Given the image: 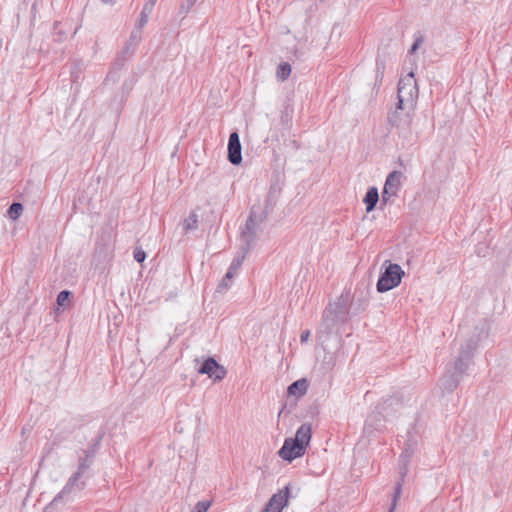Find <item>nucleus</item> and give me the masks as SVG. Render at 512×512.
<instances>
[{"label": "nucleus", "mask_w": 512, "mask_h": 512, "mask_svg": "<svg viewBox=\"0 0 512 512\" xmlns=\"http://www.w3.org/2000/svg\"><path fill=\"white\" fill-rule=\"evenodd\" d=\"M148 19H149L148 15L140 12V17H139L137 23L135 24L136 28H139L142 30V28L147 24Z\"/></svg>", "instance_id": "obj_31"}, {"label": "nucleus", "mask_w": 512, "mask_h": 512, "mask_svg": "<svg viewBox=\"0 0 512 512\" xmlns=\"http://www.w3.org/2000/svg\"><path fill=\"white\" fill-rule=\"evenodd\" d=\"M153 9H154L153 5L145 2L144 5H143V8L141 10V13L150 16V14L152 13Z\"/></svg>", "instance_id": "obj_32"}, {"label": "nucleus", "mask_w": 512, "mask_h": 512, "mask_svg": "<svg viewBox=\"0 0 512 512\" xmlns=\"http://www.w3.org/2000/svg\"><path fill=\"white\" fill-rule=\"evenodd\" d=\"M231 282H232V280L226 279V275H225L217 287V292H219V293L226 292L230 288Z\"/></svg>", "instance_id": "obj_29"}, {"label": "nucleus", "mask_w": 512, "mask_h": 512, "mask_svg": "<svg viewBox=\"0 0 512 512\" xmlns=\"http://www.w3.org/2000/svg\"><path fill=\"white\" fill-rule=\"evenodd\" d=\"M349 295L341 294L333 304H329L322 315L319 333L330 334L339 325L347 321L349 313Z\"/></svg>", "instance_id": "obj_1"}, {"label": "nucleus", "mask_w": 512, "mask_h": 512, "mask_svg": "<svg viewBox=\"0 0 512 512\" xmlns=\"http://www.w3.org/2000/svg\"><path fill=\"white\" fill-rule=\"evenodd\" d=\"M305 448L301 444L295 442L292 438H287L284 441L283 446L279 450V456L286 461H293L294 459L301 457L305 453Z\"/></svg>", "instance_id": "obj_11"}, {"label": "nucleus", "mask_w": 512, "mask_h": 512, "mask_svg": "<svg viewBox=\"0 0 512 512\" xmlns=\"http://www.w3.org/2000/svg\"><path fill=\"white\" fill-rule=\"evenodd\" d=\"M94 452L84 451V456L79 457L78 468L74 473H79L80 476H84L86 471L90 468L93 462Z\"/></svg>", "instance_id": "obj_19"}, {"label": "nucleus", "mask_w": 512, "mask_h": 512, "mask_svg": "<svg viewBox=\"0 0 512 512\" xmlns=\"http://www.w3.org/2000/svg\"><path fill=\"white\" fill-rule=\"evenodd\" d=\"M248 251H243L240 249V252L234 257L232 260L227 272H226V279L232 280L238 273L239 269L241 268L243 261L247 255Z\"/></svg>", "instance_id": "obj_17"}, {"label": "nucleus", "mask_w": 512, "mask_h": 512, "mask_svg": "<svg viewBox=\"0 0 512 512\" xmlns=\"http://www.w3.org/2000/svg\"><path fill=\"white\" fill-rule=\"evenodd\" d=\"M145 2H147V3H149V4L153 5V6H155V4H156L157 0H146Z\"/></svg>", "instance_id": "obj_36"}, {"label": "nucleus", "mask_w": 512, "mask_h": 512, "mask_svg": "<svg viewBox=\"0 0 512 512\" xmlns=\"http://www.w3.org/2000/svg\"><path fill=\"white\" fill-rule=\"evenodd\" d=\"M86 487V481L79 473H73L67 480L62 490L53 498L51 505L67 503L74 500L76 495Z\"/></svg>", "instance_id": "obj_4"}, {"label": "nucleus", "mask_w": 512, "mask_h": 512, "mask_svg": "<svg viewBox=\"0 0 512 512\" xmlns=\"http://www.w3.org/2000/svg\"><path fill=\"white\" fill-rule=\"evenodd\" d=\"M489 323L487 320H481L474 328L469 339L466 340L465 346H462L461 352H473L477 349H484L489 342Z\"/></svg>", "instance_id": "obj_6"}, {"label": "nucleus", "mask_w": 512, "mask_h": 512, "mask_svg": "<svg viewBox=\"0 0 512 512\" xmlns=\"http://www.w3.org/2000/svg\"><path fill=\"white\" fill-rule=\"evenodd\" d=\"M292 439L306 449L311 439V425L308 423L302 424L296 431L295 437Z\"/></svg>", "instance_id": "obj_18"}, {"label": "nucleus", "mask_w": 512, "mask_h": 512, "mask_svg": "<svg viewBox=\"0 0 512 512\" xmlns=\"http://www.w3.org/2000/svg\"><path fill=\"white\" fill-rule=\"evenodd\" d=\"M276 74L281 81H285L291 74L290 64L287 62L281 63L277 68Z\"/></svg>", "instance_id": "obj_23"}, {"label": "nucleus", "mask_w": 512, "mask_h": 512, "mask_svg": "<svg viewBox=\"0 0 512 512\" xmlns=\"http://www.w3.org/2000/svg\"><path fill=\"white\" fill-rule=\"evenodd\" d=\"M379 201L378 189L376 187H370L363 199V202L366 204V211L371 212L376 207L377 202Z\"/></svg>", "instance_id": "obj_20"}, {"label": "nucleus", "mask_w": 512, "mask_h": 512, "mask_svg": "<svg viewBox=\"0 0 512 512\" xmlns=\"http://www.w3.org/2000/svg\"><path fill=\"white\" fill-rule=\"evenodd\" d=\"M141 33H142V30L139 29V28H136V26H135L134 29L131 32L128 45H132L133 44L134 46H136L140 42V40H141ZM128 47L129 46H127V48Z\"/></svg>", "instance_id": "obj_25"}, {"label": "nucleus", "mask_w": 512, "mask_h": 512, "mask_svg": "<svg viewBox=\"0 0 512 512\" xmlns=\"http://www.w3.org/2000/svg\"><path fill=\"white\" fill-rule=\"evenodd\" d=\"M471 364V354L459 356L453 363L447 365L446 369H451L460 379Z\"/></svg>", "instance_id": "obj_15"}, {"label": "nucleus", "mask_w": 512, "mask_h": 512, "mask_svg": "<svg viewBox=\"0 0 512 512\" xmlns=\"http://www.w3.org/2000/svg\"><path fill=\"white\" fill-rule=\"evenodd\" d=\"M404 276V271L400 265L389 263L384 272L380 274L376 284L379 293L387 292L397 287Z\"/></svg>", "instance_id": "obj_5"}, {"label": "nucleus", "mask_w": 512, "mask_h": 512, "mask_svg": "<svg viewBox=\"0 0 512 512\" xmlns=\"http://www.w3.org/2000/svg\"><path fill=\"white\" fill-rule=\"evenodd\" d=\"M414 450H415V447H414L413 444H406L403 452L401 453V455L399 457V473L401 475V479L395 485V492H394V495H393V498H392V504H391V507H390L388 512H394L395 511L398 499H399V497L401 495L402 484H403V481H404V477L408 473V464L410 462L411 456L414 453Z\"/></svg>", "instance_id": "obj_7"}, {"label": "nucleus", "mask_w": 512, "mask_h": 512, "mask_svg": "<svg viewBox=\"0 0 512 512\" xmlns=\"http://www.w3.org/2000/svg\"><path fill=\"white\" fill-rule=\"evenodd\" d=\"M376 65H377V77L379 75L382 77L383 76V70H384V63L377 61Z\"/></svg>", "instance_id": "obj_33"}, {"label": "nucleus", "mask_w": 512, "mask_h": 512, "mask_svg": "<svg viewBox=\"0 0 512 512\" xmlns=\"http://www.w3.org/2000/svg\"><path fill=\"white\" fill-rule=\"evenodd\" d=\"M414 112H409L407 110L397 109L388 113V121L389 123L396 127L401 131L409 130L412 120H413Z\"/></svg>", "instance_id": "obj_10"}, {"label": "nucleus", "mask_w": 512, "mask_h": 512, "mask_svg": "<svg viewBox=\"0 0 512 512\" xmlns=\"http://www.w3.org/2000/svg\"><path fill=\"white\" fill-rule=\"evenodd\" d=\"M103 2H105V3H111V2H112V0H103Z\"/></svg>", "instance_id": "obj_37"}, {"label": "nucleus", "mask_w": 512, "mask_h": 512, "mask_svg": "<svg viewBox=\"0 0 512 512\" xmlns=\"http://www.w3.org/2000/svg\"><path fill=\"white\" fill-rule=\"evenodd\" d=\"M418 84L412 72L400 78L397 90V109L414 112L418 99Z\"/></svg>", "instance_id": "obj_2"}, {"label": "nucleus", "mask_w": 512, "mask_h": 512, "mask_svg": "<svg viewBox=\"0 0 512 512\" xmlns=\"http://www.w3.org/2000/svg\"><path fill=\"white\" fill-rule=\"evenodd\" d=\"M267 218V212H259L258 206H252L246 223L244 227L241 229V250L248 252L250 251L252 245L255 243L257 239L258 232L260 230V225L264 223Z\"/></svg>", "instance_id": "obj_3"}, {"label": "nucleus", "mask_w": 512, "mask_h": 512, "mask_svg": "<svg viewBox=\"0 0 512 512\" xmlns=\"http://www.w3.org/2000/svg\"><path fill=\"white\" fill-rule=\"evenodd\" d=\"M210 506V501H199L191 512H207Z\"/></svg>", "instance_id": "obj_28"}, {"label": "nucleus", "mask_w": 512, "mask_h": 512, "mask_svg": "<svg viewBox=\"0 0 512 512\" xmlns=\"http://www.w3.org/2000/svg\"><path fill=\"white\" fill-rule=\"evenodd\" d=\"M23 211V205L21 203H18V202H14L13 204H11V206L9 207L8 211H7V214H8V217L12 220H16L19 218L21 212Z\"/></svg>", "instance_id": "obj_24"}, {"label": "nucleus", "mask_w": 512, "mask_h": 512, "mask_svg": "<svg viewBox=\"0 0 512 512\" xmlns=\"http://www.w3.org/2000/svg\"><path fill=\"white\" fill-rule=\"evenodd\" d=\"M460 380L461 379L454 374L451 369H446L444 376L439 381V386L443 393H451L457 388Z\"/></svg>", "instance_id": "obj_16"}, {"label": "nucleus", "mask_w": 512, "mask_h": 512, "mask_svg": "<svg viewBox=\"0 0 512 512\" xmlns=\"http://www.w3.org/2000/svg\"><path fill=\"white\" fill-rule=\"evenodd\" d=\"M196 369L198 373L208 375V377L215 382L221 381L227 374L225 367L220 365L214 358L211 357L205 359Z\"/></svg>", "instance_id": "obj_8"}, {"label": "nucleus", "mask_w": 512, "mask_h": 512, "mask_svg": "<svg viewBox=\"0 0 512 512\" xmlns=\"http://www.w3.org/2000/svg\"><path fill=\"white\" fill-rule=\"evenodd\" d=\"M288 499L289 487L286 486L271 496L263 512H282L283 508L288 505Z\"/></svg>", "instance_id": "obj_12"}, {"label": "nucleus", "mask_w": 512, "mask_h": 512, "mask_svg": "<svg viewBox=\"0 0 512 512\" xmlns=\"http://www.w3.org/2000/svg\"><path fill=\"white\" fill-rule=\"evenodd\" d=\"M227 159L233 165L242 162V146L238 132L234 131L229 135Z\"/></svg>", "instance_id": "obj_13"}, {"label": "nucleus", "mask_w": 512, "mask_h": 512, "mask_svg": "<svg viewBox=\"0 0 512 512\" xmlns=\"http://www.w3.org/2000/svg\"><path fill=\"white\" fill-rule=\"evenodd\" d=\"M310 337V331L309 330H304L302 331L301 333V336H300V340L302 343L306 342Z\"/></svg>", "instance_id": "obj_34"}, {"label": "nucleus", "mask_w": 512, "mask_h": 512, "mask_svg": "<svg viewBox=\"0 0 512 512\" xmlns=\"http://www.w3.org/2000/svg\"><path fill=\"white\" fill-rule=\"evenodd\" d=\"M282 188L277 184H272L269 188L268 194L265 199V206L263 209L259 208V212H267V216L272 212L278 198L281 194Z\"/></svg>", "instance_id": "obj_14"}, {"label": "nucleus", "mask_w": 512, "mask_h": 512, "mask_svg": "<svg viewBox=\"0 0 512 512\" xmlns=\"http://www.w3.org/2000/svg\"><path fill=\"white\" fill-rule=\"evenodd\" d=\"M198 227V216L196 213H191L183 222V228L186 232L195 230Z\"/></svg>", "instance_id": "obj_22"}, {"label": "nucleus", "mask_w": 512, "mask_h": 512, "mask_svg": "<svg viewBox=\"0 0 512 512\" xmlns=\"http://www.w3.org/2000/svg\"><path fill=\"white\" fill-rule=\"evenodd\" d=\"M71 296V292L68 290H63L57 295L56 302L59 306H64L65 303L69 300Z\"/></svg>", "instance_id": "obj_27"}, {"label": "nucleus", "mask_w": 512, "mask_h": 512, "mask_svg": "<svg viewBox=\"0 0 512 512\" xmlns=\"http://www.w3.org/2000/svg\"><path fill=\"white\" fill-rule=\"evenodd\" d=\"M307 388V381L305 379H300L290 384L288 386L287 392L289 395L301 397L306 393Z\"/></svg>", "instance_id": "obj_21"}, {"label": "nucleus", "mask_w": 512, "mask_h": 512, "mask_svg": "<svg viewBox=\"0 0 512 512\" xmlns=\"http://www.w3.org/2000/svg\"><path fill=\"white\" fill-rule=\"evenodd\" d=\"M133 256L137 262L142 263L146 258V253L141 248H136Z\"/></svg>", "instance_id": "obj_30"}, {"label": "nucleus", "mask_w": 512, "mask_h": 512, "mask_svg": "<svg viewBox=\"0 0 512 512\" xmlns=\"http://www.w3.org/2000/svg\"><path fill=\"white\" fill-rule=\"evenodd\" d=\"M424 42V36L418 32L416 35H415V40H414V43L413 45L411 46L410 50H409V53L410 54H414L418 48L423 44Z\"/></svg>", "instance_id": "obj_26"}, {"label": "nucleus", "mask_w": 512, "mask_h": 512, "mask_svg": "<svg viewBox=\"0 0 512 512\" xmlns=\"http://www.w3.org/2000/svg\"><path fill=\"white\" fill-rule=\"evenodd\" d=\"M402 173L400 171H392L388 174L384 183L381 200L383 203H388L392 198L397 196L401 187Z\"/></svg>", "instance_id": "obj_9"}, {"label": "nucleus", "mask_w": 512, "mask_h": 512, "mask_svg": "<svg viewBox=\"0 0 512 512\" xmlns=\"http://www.w3.org/2000/svg\"><path fill=\"white\" fill-rule=\"evenodd\" d=\"M188 1V8L192 7L197 0H187Z\"/></svg>", "instance_id": "obj_35"}]
</instances>
